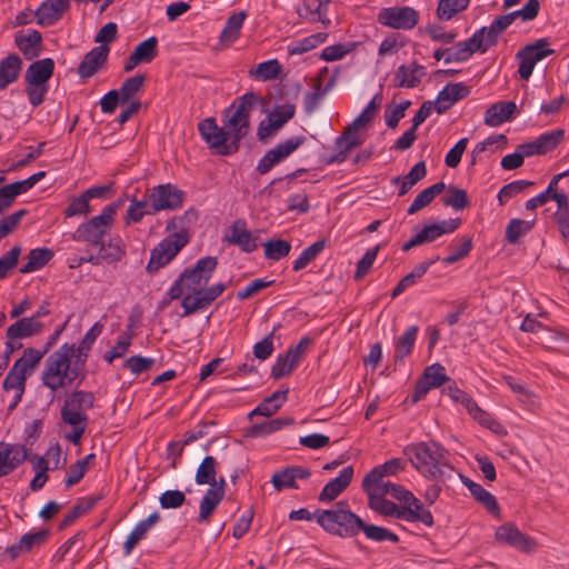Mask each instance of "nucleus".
<instances>
[{"label": "nucleus", "mask_w": 569, "mask_h": 569, "mask_svg": "<svg viewBox=\"0 0 569 569\" xmlns=\"http://www.w3.org/2000/svg\"><path fill=\"white\" fill-rule=\"evenodd\" d=\"M259 101V94L252 91L247 92L234 99L223 111L224 127H219L213 117L198 123L200 137L213 153L227 157L239 151L241 140L250 129V113Z\"/></svg>", "instance_id": "nucleus-1"}, {"label": "nucleus", "mask_w": 569, "mask_h": 569, "mask_svg": "<svg viewBox=\"0 0 569 569\" xmlns=\"http://www.w3.org/2000/svg\"><path fill=\"white\" fill-rule=\"evenodd\" d=\"M89 351L90 349H82L81 343L78 347L74 343H63L46 359L41 373L42 385L52 392L77 379L79 386L86 378L84 367Z\"/></svg>", "instance_id": "nucleus-2"}, {"label": "nucleus", "mask_w": 569, "mask_h": 569, "mask_svg": "<svg viewBox=\"0 0 569 569\" xmlns=\"http://www.w3.org/2000/svg\"><path fill=\"white\" fill-rule=\"evenodd\" d=\"M403 453L412 467L430 480L445 481L442 467L452 469L446 459L448 451L436 441L408 445Z\"/></svg>", "instance_id": "nucleus-3"}, {"label": "nucleus", "mask_w": 569, "mask_h": 569, "mask_svg": "<svg viewBox=\"0 0 569 569\" xmlns=\"http://www.w3.org/2000/svg\"><path fill=\"white\" fill-rule=\"evenodd\" d=\"M316 521L328 533L341 538L356 537L361 529L362 519L350 510L346 500H340L332 509H317Z\"/></svg>", "instance_id": "nucleus-4"}, {"label": "nucleus", "mask_w": 569, "mask_h": 569, "mask_svg": "<svg viewBox=\"0 0 569 569\" xmlns=\"http://www.w3.org/2000/svg\"><path fill=\"white\" fill-rule=\"evenodd\" d=\"M217 266V257L200 258L194 267L186 268L180 273L167 295L170 296V299H179L183 293L190 295L191 298L197 297L198 293H201L202 288L208 284Z\"/></svg>", "instance_id": "nucleus-5"}, {"label": "nucleus", "mask_w": 569, "mask_h": 569, "mask_svg": "<svg viewBox=\"0 0 569 569\" xmlns=\"http://www.w3.org/2000/svg\"><path fill=\"white\" fill-rule=\"evenodd\" d=\"M42 420L36 419L24 427V443L0 441V478L13 472L26 460L31 459L30 449L42 432Z\"/></svg>", "instance_id": "nucleus-6"}, {"label": "nucleus", "mask_w": 569, "mask_h": 569, "mask_svg": "<svg viewBox=\"0 0 569 569\" xmlns=\"http://www.w3.org/2000/svg\"><path fill=\"white\" fill-rule=\"evenodd\" d=\"M53 72L54 61L51 58L36 60L27 68L24 72L26 93L33 108L43 103Z\"/></svg>", "instance_id": "nucleus-7"}, {"label": "nucleus", "mask_w": 569, "mask_h": 569, "mask_svg": "<svg viewBox=\"0 0 569 569\" xmlns=\"http://www.w3.org/2000/svg\"><path fill=\"white\" fill-rule=\"evenodd\" d=\"M188 242L189 238L184 232H173L161 240L151 250L150 259L146 267L147 272L152 274L167 266Z\"/></svg>", "instance_id": "nucleus-8"}, {"label": "nucleus", "mask_w": 569, "mask_h": 569, "mask_svg": "<svg viewBox=\"0 0 569 569\" xmlns=\"http://www.w3.org/2000/svg\"><path fill=\"white\" fill-rule=\"evenodd\" d=\"M94 400V395L91 391H71L64 399V403L60 411L62 421L67 425L88 422L89 417L84 411L93 408Z\"/></svg>", "instance_id": "nucleus-9"}, {"label": "nucleus", "mask_w": 569, "mask_h": 569, "mask_svg": "<svg viewBox=\"0 0 569 569\" xmlns=\"http://www.w3.org/2000/svg\"><path fill=\"white\" fill-rule=\"evenodd\" d=\"M113 222L107 216L100 213L80 223L72 233V240L86 242L93 248H99L104 242V237L110 232Z\"/></svg>", "instance_id": "nucleus-10"}, {"label": "nucleus", "mask_w": 569, "mask_h": 569, "mask_svg": "<svg viewBox=\"0 0 569 569\" xmlns=\"http://www.w3.org/2000/svg\"><path fill=\"white\" fill-rule=\"evenodd\" d=\"M148 196L151 200V212L154 214L162 210H178L186 199V192L172 183L154 186L148 189Z\"/></svg>", "instance_id": "nucleus-11"}, {"label": "nucleus", "mask_w": 569, "mask_h": 569, "mask_svg": "<svg viewBox=\"0 0 569 569\" xmlns=\"http://www.w3.org/2000/svg\"><path fill=\"white\" fill-rule=\"evenodd\" d=\"M495 539L500 545L511 547L527 555L536 552L538 547L532 537L520 531L517 525L511 521L505 522L496 529Z\"/></svg>", "instance_id": "nucleus-12"}, {"label": "nucleus", "mask_w": 569, "mask_h": 569, "mask_svg": "<svg viewBox=\"0 0 569 569\" xmlns=\"http://www.w3.org/2000/svg\"><path fill=\"white\" fill-rule=\"evenodd\" d=\"M306 141V137H290L286 141L279 142L272 149L268 150L259 160L256 170L260 174L268 173L276 164L283 161L292 152H295Z\"/></svg>", "instance_id": "nucleus-13"}, {"label": "nucleus", "mask_w": 569, "mask_h": 569, "mask_svg": "<svg viewBox=\"0 0 569 569\" xmlns=\"http://www.w3.org/2000/svg\"><path fill=\"white\" fill-rule=\"evenodd\" d=\"M378 22L392 29L411 30L419 22V13L411 7L382 8L378 13Z\"/></svg>", "instance_id": "nucleus-14"}, {"label": "nucleus", "mask_w": 569, "mask_h": 569, "mask_svg": "<svg viewBox=\"0 0 569 569\" xmlns=\"http://www.w3.org/2000/svg\"><path fill=\"white\" fill-rule=\"evenodd\" d=\"M451 379L446 373V368L440 363L428 366L422 376L417 380L415 390L411 395V402L417 403L423 399L427 393L435 388H439Z\"/></svg>", "instance_id": "nucleus-15"}, {"label": "nucleus", "mask_w": 569, "mask_h": 569, "mask_svg": "<svg viewBox=\"0 0 569 569\" xmlns=\"http://www.w3.org/2000/svg\"><path fill=\"white\" fill-rule=\"evenodd\" d=\"M51 532L49 529H40L34 532H28L20 537V539L7 547L3 551V557L10 559L11 561L19 558L22 553L32 552L34 550H39L42 546H44Z\"/></svg>", "instance_id": "nucleus-16"}, {"label": "nucleus", "mask_w": 569, "mask_h": 569, "mask_svg": "<svg viewBox=\"0 0 569 569\" xmlns=\"http://www.w3.org/2000/svg\"><path fill=\"white\" fill-rule=\"evenodd\" d=\"M223 241L238 246L242 252L251 253L259 246V234L248 230L247 221L239 218L230 226L229 232L223 236Z\"/></svg>", "instance_id": "nucleus-17"}, {"label": "nucleus", "mask_w": 569, "mask_h": 569, "mask_svg": "<svg viewBox=\"0 0 569 569\" xmlns=\"http://www.w3.org/2000/svg\"><path fill=\"white\" fill-rule=\"evenodd\" d=\"M227 289L224 282H219L210 287H203L201 293L191 298L190 295H184L181 301L183 308V317L196 313L198 310L207 309L222 292Z\"/></svg>", "instance_id": "nucleus-18"}, {"label": "nucleus", "mask_w": 569, "mask_h": 569, "mask_svg": "<svg viewBox=\"0 0 569 569\" xmlns=\"http://www.w3.org/2000/svg\"><path fill=\"white\" fill-rule=\"evenodd\" d=\"M109 52L110 48L107 44H100L87 52L77 68L79 77L82 80L93 77L106 66Z\"/></svg>", "instance_id": "nucleus-19"}, {"label": "nucleus", "mask_w": 569, "mask_h": 569, "mask_svg": "<svg viewBox=\"0 0 569 569\" xmlns=\"http://www.w3.org/2000/svg\"><path fill=\"white\" fill-rule=\"evenodd\" d=\"M70 9V0H46L34 11L37 23L51 27Z\"/></svg>", "instance_id": "nucleus-20"}, {"label": "nucleus", "mask_w": 569, "mask_h": 569, "mask_svg": "<svg viewBox=\"0 0 569 569\" xmlns=\"http://www.w3.org/2000/svg\"><path fill=\"white\" fill-rule=\"evenodd\" d=\"M469 93L470 88L462 82L448 83L438 93L436 101H433L436 103L437 113H445L455 102L465 99Z\"/></svg>", "instance_id": "nucleus-21"}, {"label": "nucleus", "mask_w": 569, "mask_h": 569, "mask_svg": "<svg viewBox=\"0 0 569 569\" xmlns=\"http://www.w3.org/2000/svg\"><path fill=\"white\" fill-rule=\"evenodd\" d=\"M310 476L311 471L308 468L291 466L274 472L271 477V483L277 491H282L287 488L298 489L297 479H308Z\"/></svg>", "instance_id": "nucleus-22"}, {"label": "nucleus", "mask_w": 569, "mask_h": 569, "mask_svg": "<svg viewBox=\"0 0 569 569\" xmlns=\"http://www.w3.org/2000/svg\"><path fill=\"white\" fill-rule=\"evenodd\" d=\"M426 76V68L413 61L409 66L401 64L397 68L393 76V86L396 88H417Z\"/></svg>", "instance_id": "nucleus-23"}, {"label": "nucleus", "mask_w": 569, "mask_h": 569, "mask_svg": "<svg viewBox=\"0 0 569 569\" xmlns=\"http://www.w3.org/2000/svg\"><path fill=\"white\" fill-rule=\"evenodd\" d=\"M355 470L352 466L345 467L338 477L328 481L319 495V501L330 502L345 491L352 481Z\"/></svg>", "instance_id": "nucleus-24"}, {"label": "nucleus", "mask_w": 569, "mask_h": 569, "mask_svg": "<svg viewBox=\"0 0 569 569\" xmlns=\"http://www.w3.org/2000/svg\"><path fill=\"white\" fill-rule=\"evenodd\" d=\"M14 44L27 60L36 59L43 50L42 34L34 29L29 30L27 34L20 31L14 36Z\"/></svg>", "instance_id": "nucleus-25"}, {"label": "nucleus", "mask_w": 569, "mask_h": 569, "mask_svg": "<svg viewBox=\"0 0 569 569\" xmlns=\"http://www.w3.org/2000/svg\"><path fill=\"white\" fill-rule=\"evenodd\" d=\"M43 323L34 318L23 317L10 325L6 331L7 339H24L37 336L43 331Z\"/></svg>", "instance_id": "nucleus-26"}, {"label": "nucleus", "mask_w": 569, "mask_h": 569, "mask_svg": "<svg viewBox=\"0 0 569 569\" xmlns=\"http://www.w3.org/2000/svg\"><path fill=\"white\" fill-rule=\"evenodd\" d=\"M516 111L517 104L513 101L492 103L485 112V123L489 127H498L503 122L510 121Z\"/></svg>", "instance_id": "nucleus-27"}, {"label": "nucleus", "mask_w": 569, "mask_h": 569, "mask_svg": "<svg viewBox=\"0 0 569 569\" xmlns=\"http://www.w3.org/2000/svg\"><path fill=\"white\" fill-rule=\"evenodd\" d=\"M160 520V515L154 511L147 519L141 520L136 525L132 531L127 537V540L123 543V553L126 556L130 555L134 547L146 538L149 530L152 528L154 523Z\"/></svg>", "instance_id": "nucleus-28"}, {"label": "nucleus", "mask_w": 569, "mask_h": 569, "mask_svg": "<svg viewBox=\"0 0 569 569\" xmlns=\"http://www.w3.org/2000/svg\"><path fill=\"white\" fill-rule=\"evenodd\" d=\"M22 60L17 53H10L0 61V90L7 88L19 78Z\"/></svg>", "instance_id": "nucleus-29"}, {"label": "nucleus", "mask_w": 569, "mask_h": 569, "mask_svg": "<svg viewBox=\"0 0 569 569\" xmlns=\"http://www.w3.org/2000/svg\"><path fill=\"white\" fill-rule=\"evenodd\" d=\"M427 176V167L425 161L417 162L405 177H393L391 184L400 186L398 196L402 197L410 189Z\"/></svg>", "instance_id": "nucleus-30"}, {"label": "nucleus", "mask_w": 569, "mask_h": 569, "mask_svg": "<svg viewBox=\"0 0 569 569\" xmlns=\"http://www.w3.org/2000/svg\"><path fill=\"white\" fill-rule=\"evenodd\" d=\"M439 260V256H436L435 258L427 259L419 264H417L411 272L407 273L393 288L391 292L392 299L400 296L407 288L413 286L416 281L420 278H422L426 272L429 270V268L435 264Z\"/></svg>", "instance_id": "nucleus-31"}, {"label": "nucleus", "mask_w": 569, "mask_h": 569, "mask_svg": "<svg viewBox=\"0 0 569 569\" xmlns=\"http://www.w3.org/2000/svg\"><path fill=\"white\" fill-rule=\"evenodd\" d=\"M368 506L371 510L383 517H396L397 519H403V516L400 515L401 507L386 499L385 495H382L380 491L377 492L373 490V492L368 493Z\"/></svg>", "instance_id": "nucleus-32"}, {"label": "nucleus", "mask_w": 569, "mask_h": 569, "mask_svg": "<svg viewBox=\"0 0 569 569\" xmlns=\"http://www.w3.org/2000/svg\"><path fill=\"white\" fill-rule=\"evenodd\" d=\"M27 377L19 372L13 366L10 368L7 377L3 380L2 388L4 391L14 390L16 395L8 409L11 411L17 408L22 399L26 389Z\"/></svg>", "instance_id": "nucleus-33"}, {"label": "nucleus", "mask_w": 569, "mask_h": 569, "mask_svg": "<svg viewBox=\"0 0 569 569\" xmlns=\"http://www.w3.org/2000/svg\"><path fill=\"white\" fill-rule=\"evenodd\" d=\"M100 499V497H86L79 499L78 502L64 515L58 526V529L64 530L73 525L77 519L88 513Z\"/></svg>", "instance_id": "nucleus-34"}, {"label": "nucleus", "mask_w": 569, "mask_h": 569, "mask_svg": "<svg viewBox=\"0 0 569 569\" xmlns=\"http://www.w3.org/2000/svg\"><path fill=\"white\" fill-rule=\"evenodd\" d=\"M54 253L49 248H34L27 254V263L19 269L20 273H31L42 269L53 258Z\"/></svg>", "instance_id": "nucleus-35"}, {"label": "nucleus", "mask_w": 569, "mask_h": 569, "mask_svg": "<svg viewBox=\"0 0 569 569\" xmlns=\"http://www.w3.org/2000/svg\"><path fill=\"white\" fill-rule=\"evenodd\" d=\"M295 423L292 417H278L252 425L248 430L250 437H264Z\"/></svg>", "instance_id": "nucleus-36"}, {"label": "nucleus", "mask_w": 569, "mask_h": 569, "mask_svg": "<svg viewBox=\"0 0 569 569\" xmlns=\"http://www.w3.org/2000/svg\"><path fill=\"white\" fill-rule=\"evenodd\" d=\"M400 515L403 516L402 520L405 521H420L428 527L433 526V516L431 511L423 508L422 502L417 498L411 502V506H402Z\"/></svg>", "instance_id": "nucleus-37"}, {"label": "nucleus", "mask_w": 569, "mask_h": 569, "mask_svg": "<svg viewBox=\"0 0 569 569\" xmlns=\"http://www.w3.org/2000/svg\"><path fill=\"white\" fill-rule=\"evenodd\" d=\"M479 40L480 39L471 36L468 40L456 43L450 48L451 53L446 57L445 62H462L468 60L475 52L480 51Z\"/></svg>", "instance_id": "nucleus-38"}, {"label": "nucleus", "mask_w": 569, "mask_h": 569, "mask_svg": "<svg viewBox=\"0 0 569 569\" xmlns=\"http://www.w3.org/2000/svg\"><path fill=\"white\" fill-rule=\"evenodd\" d=\"M446 189V184L443 181H439L433 183L432 186L423 189L421 192L417 194L411 204L409 206L407 213L415 214L419 210L429 206L433 199L439 196Z\"/></svg>", "instance_id": "nucleus-39"}, {"label": "nucleus", "mask_w": 569, "mask_h": 569, "mask_svg": "<svg viewBox=\"0 0 569 569\" xmlns=\"http://www.w3.org/2000/svg\"><path fill=\"white\" fill-rule=\"evenodd\" d=\"M99 249L102 251L103 261L109 264L120 262L127 254L126 244L120 236L110 237L108 243L104 241Z\"/></svg>", "instance_id": "nucleus-40"}, {"label": "nucleus", "mask_w": 569, "mask_h": 569, "mask_svg": "<svg viewBox=\"0 0 569 569\" xmlns=\"http://www.w3.org/2000/svg\"><path fill=\"white\" fill-rule=\"evenodd\" d=\"M419 328L418 326L409 327L395 342V361H402L410 356L415 347Z\"/></svg>", "instance_id": "nucleus-41"}, {"label": "nucleus", "mask_w": 569, "mask_h": 569, "mask_svg": "<svg viewBox=\"0 0 569 569\" xmlns=\"http://www.w3.org/2000/svg\"><path fill=\"white\" fill-rule=\"evenodd\" d=\"M247 13L239 11L232 13L226 21L220 33V41L223 43H232L240 37V30L243 26Z\"/></svg>", "instance_id": "nucleus-42"}, {"label": "nucleus", "mask_w": 569, "mask_h": 569, "mask_svg": "<svg viewBox=\"0 0 569 569\" xmlns=\"http://www.w3.org/2000/svg\"><path fill=\"white\" fill-rule=\"evenodd\" d=\"M44 355L40 350L28 347L23 350L22 356L17 359L12 366L28 378V376L32 373V370L40 363Z\"/></svg>", "instance_id": "nucleus-43"}, {"label": "nucleus", "mask_w": 569, "mask_h": 569, "mask_svg": "<svg viewBox=\"0 0 569 569\" xmlns=\"http://www.w3.org/2000/svg\"><path fill=\"white\" fill-rule=\"evenodd\" d=\"M473 248V239L470 234H463L459 238V243L456 244L453 241L449 244L448 249L450 254L442 259L445 264L456 263L463 258L468 257Z\"/></svg>", "instance_id": "nucleus-44"}, {"label": "nucleus", "mask_w": 569, "mask_h": 569, "mask_svg": "<svg viewBox=\"0 0 569 569\" xmlns=\"http://www.w3.org/2000/svg\"><path fill=\"white\" fill-rule=\"evenodd\" d=\"M199 218V212L194 208H189L181 216L172 217L166 226L168 232H184L189 237V227Z\"/></svg>", "instance_id": "nucleus-45"}, {"label": "nucleus", "mask_w": 569, "mask_h": 569, "mask_svg": "<svg viewBox=\"0 0 569 569\" xmlns=\"http://www.w3.org/2000/svg\"><path fill=\"white\" fill-rule=\"evenodd\" d=\"M360 531L365 533L366 538L372 541H390L392 543H398L400 541L399 536L392 532L391 530L385 527L370 525L365 521H362Z\"/></svg>", "instance_id": "nucleus-46"}, {"label": "nucleus", "mask_w": 569, "mask_h": 569, "mask_svg": "<svg viewBox=\"0 0 569 569\" xmlns=\"http://www.w3.org/2000/svg\"><path fill=\"white\" fill-rule=\"evenodd\" d=\"M217 476V460L212 456H207L197 469L194 481L197 485H213Z\"/></svg>", "instance_id": "nucleus-47"}, {"label": "nucleus", "mask_w": 569, "mask_h": 569, "mask_svg": "<svg viewBox=\"0 0 569 569\" xmlns=\"http://www.w3.org/2000/svg\"><path fill=\"white\" fill-rule=\"evenodd\" d=\"M326 240L321 239L305 248L301 254L292 262V270L300 271L312 262L325 249Z\"/></svg>", "instance_id": "nucleus-48"}, {"label": "nucleus", "mask_w": 569, "mask_h": 569, "mask_svg": "<svg viewBox=\"0 0 569 569\" xmlns=\"http://www.w3.org/2000/svg\"><path fill=\"white\" fill-rule=\"evenodd\" d=\"M223 498L219 497L216 490H207L199 505V515L197 521L199 523L208 522L210 516L220 505Z\"/></svg>", "instance_id": "nucleus-49"}, {"label": "nucleus", "mask_w": 569, "mask_h": 569, "mask_svg": "<svg viewBox=\"0 0 569 569\" xmlns=\"http://www.w3.org/2000/svg\"><path fill=\"white\" fill-rule=\"evenodd\" d=\"M328 38V33L326 32H318L315 34H311L309 37H306L299 41H296L291 43L288 47V51L290 54H302L305 52H308L315 48H317L319 44L323 43Z\"/></svg>", "instance_id": "nucleus-50"}, {"label": "nucleus", "mask_w": 569, "mask_h": 569, "mask_svg": "<svg viewBox=\"0 0 569 569\" xmlns=\"http://www.w3.org/2000/svg\"><path fill=\"white\" fill-rule=\"evenodd\" d=\"M535 226V221H527L518 218L511 219L506 227V240L516 244L521 236L528 233Z\"/></svg>", "instance_id": "nucleus-51"}, {"label": "nucleus", "mask_w": 569, "mask_h": 569, "mask_svg": "<svg viewBox=\"0 0 569 569\" xmlns=\"http://www.w3.org/2000/svg\"><path fill=\"white\" fill-rule=\"evenodd\" d=\"M267 260L279 261L291 251V243L283 239H272L263 243Z\"/></svg>", "instance_id": "nucleus-52"}, {"label": "nucleus", "mask_w": 569, "mask_h": 569, "mask_svg": "<svg viewBox=\"0 0 569 569\" xmlns=\"http://www.w3.org/2000/svg\"><path fill=\"white\" fill-rule=\"evenodd\" d=\"M442 202L446 207H451L457 211L470 207L467 191L453 184L448 187V194L442 198Z\"/></svg>", "instance_id": "nucleus-53"}, {"label": "nucleus", "mask_w": 569, "mask_h": 569, "mask_svg": "<svg viewBox=\"0 0 569 569\" xmlns=\"http://www.w3.org/2000/svg\"><path fill=\"white\" fill-rule=\"evenodd\" d=\"M569 174V170L565 171V172H561L559 174H556L549 182L547 189L539 193L538 196L529 199L526 201V209L527 210H536L538 207L547 203L549 200H552V192H555L557 186H558V182L561 178L566 177Z\"/></svg>", "instance_id": "nucleus-54"}, {"label": "nucleus", "mask_w": 569, "mask_h": 569, "mask_svg": "<svg viewBox=\"0 0 569 569\" xmlns=\"http://www.w3.org/2000/svg\"><path fill=\"white\" fill-rule=\"evenodd\" d=\"M470 0H440L437 8V17L440 20H450L457 13L465 11Z\"/></svg>", "instance_id": "nucleus-55"}, {"label": "nucleus", "mask_w": 569, "mask_h": 569, "mask_svg": "<svg viewBox=\"0 0 569 569\" xmlns=\"http://www.w3.org/2000/svg\"><path fill=\"white\" fill-rule=\"evenodd\" d=\"M144 81V74H136L127 78L118 90L119 94L122 97V103L130 101L138 92H140L143 89Z\"/></svg>", "instance_id": "nucleus-56"}, {"label": "nucleus", "mask_w": 569, "mask_h": 569, "mask_svg": "<svg viewBox=\"0 0 569 569\" xmlns=\"http://www.w3.org/2000/svg\"><path fill=\"white\" fill-rule=\"evenodd\" d=\"M298 365L297 359H293L287 351L280 353L271 368V377L278 380L284 376H289Z\"/></svg>", "instance_id": "nucleus-57"}, {"label": "nucleus", "mask_w": 569, "mask_h": 569, "mask_svg": "<svg viewBox=\"0 0 569 569\" xmlns=\"http://www.w3.org/2000/svg\"><path fill=\"white\" fill-rule=\"evenodd\" d=\"M491 515L499 517L501 509L493 495L486 490L480 483L470 492Z\"/></svg>", "instance_id": "nucleus-58"}, {"label": "nucleus", "mask_w": 569, "mask_h": 569, "mask_svg": "<svg viewBox=\"0 0 569 569\" xmlns=\"http://www.w3.org/2000/svg\"><path fill=\"white\" fill-rule=\"evenodd\" d=\"M549 44L548 38H541L533 43L526 44L522 49L528 52L527 54L536 66L542 59L555 53L553 49L548 48Z\"/></svg>", "instance_id": "nucleus-59"}, {"label": "nucleus", "mask_w": 569, "mask_h": 569, "mask_svg": "<svg viewBox=\"0 0 569 569\" xmlns=\"http://www.w3.org/2000/svg\"><path fill=\"white\" fill-rule=\"evenodd\" d=\"M549 44L548 38H541L533 43L526 44L522 49L528 52L527 54L536 66L542 59L555 53L553 49L548 48Z\"/></svg>", "instance_id": "nucleus-60"}, {"label": "nucleus", "mask_w": 569, "mask_h": 569, "mask_svg": "<svg viewBox=\"0 0 569 569\" xmlns=\"http://www.w3.org/2000/svg\"><path fill=\"white\" fill-rule=\"evenodd\" d=\"M381 93H377L361 113L350 123V129H359L372 121L380 108Z\"/></svg>", "instance_id": "nucleus-61"}, {"label": "nucleus", "mask_w": 569, "mask_h": 569, "mask_svg": "<svg viewBox=\"0 0 569 569\" xmlns=\"http://www.w3.org/2000/svg\"><path fill=\"white\" fill-rule=\"evenodd\" d=\"M533 181L529 180H516L510 183L505 184L498 192L497 199L500 206H503L508 202L509 199L516 197L525 189L533 186Z\"/></svg>", "instance_id": "nucleus-62"}, {"label": "nucleus", "mask_w": 569, "mask_h": 569, "mask_svg": "<svg viewBox=\"0 0 569 569\" xmlns=\"http://www.w3.org/2000/svg\"><path fill=\"white\" fill-rule=\"evenodd\" d=\"M141 63H150L158 54V39L149 37L141 41L133 50Z\"/></svg>", "instance_id": "nucleus-63"}, {"label": "nucleus", "mask_w": 569, "mask_h": 569, "mask_svg": "<svg viewBox=\"0 0 569 569\" xmlns=\"http://www.w3.org/2000/svg\"><path fill=\"white\" fill-rule=\"evenodd\" d=\"M382 495H390L392 498L402 502L403 506H411V502L416 500L413 493L407 490L403 486L397 485L390 481L381 485V490H379Z\"/></svg>", "instance_id": "nucleus-64"}]
</instances>
